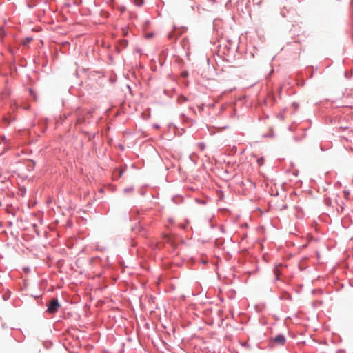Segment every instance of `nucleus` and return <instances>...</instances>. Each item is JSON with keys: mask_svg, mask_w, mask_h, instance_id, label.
Instances as JSON below:
<instances>
[{"mask_svg": "<svg viewBox=\"0 0 353 353\" xmlns=\"http://www.w3.org/2000/svg\"><path fill=\"white\" fill-rule=\"evenodd\" d=\"M345 196H347L348 193L347 192H345Z\"/></svg>", "mask_w": 353, "mask_h": 353, "instance_id": "1a4fd4ad", "label": "nucleus"}, {"mask_svg": "<svg viewBox=\"0 0 353 353\" xmlns=\"http://www.w3.org/2000/svg\"><path fill=\"white\" fill-rule=\"evenodd\" d=\"M263 161H264V159L263 158H261L259 159H258V163L260 165H262L263 163Z\"/></svg>", "mask_w": 353, "mask_h": 353, "instance_id": "0eeeda50", "label": "nucleus"}, {"mask_svg": "<svg viewBox=\"0 0 353 353\" xmlns=\"http://www.w3.org/2000/svg\"><path fill=\"white\" fill-rule=\"evenodd\" d=\"M344 210V206L340 205L339 208H337L338 212H343Z\"/></svg>", "mask_w": 353, "mask_h": 353, "instance_id": "39448f33", "label": "nucleus"}, {"mask_svg": "<svg viewBox=\"0 0 353 353\" xmlns=\"http://www.w3.org/2000/svg\"><path fill=\"white\" fill-rule=\"evenodd\" d=\"M134 2L137 6H140L143 4V0H134Z\"/></svg>", "mask_w": 353, "mask_h": 353, "instance_id": "20e7f679", "label": "nucleus"}, {"mask_svg": "<svg viewBox=\"0 0 353 353\" xmlns=\"http://www.w3.org/2000/svg\"><path fill=\"white\" fill-rule=\"evenodd\" d=\"M32 41V37H26L24 40H23L22 43L23 45H26L29 43H30Z\"/></svg>", "mask_w": 353, "mask_h": 353, "instance_id": "7ed1b4c3", "label": "nucleus"}, {"mask_svg": "<svg viewBox=\"0 0 353 353\" xmlns=\"http://www.w3.org/2000/svg\"><path fill=\"white\" fill-rule=\"evenodd\" d=\"M274 273H275V275H276V279H279V270L277 268L275 269L274 270Z\"/></svg>", "mask_w": 353, "mask_h": 353, "instance_id": "423d86ee", "label": "nucleus"}, {"mask_svg": "<svg viewBox=\"0 0 353 353\" xmlns=\"http://www.w3.org/2000/svg\"><path fill=\"white\" fill-rule=\"evenodd\" d=\"M60 307V304L57 299H52L48 305L47 312L50 314L56 313Z\"/></svg>", "mask_w": 353, "mask_h": 353, "instance_id": "f257e3e1", "label": "nucleus"}, {"mask_svg": "<svg viewBox=\"0 0 353 353\" xmlns=\"http://www.w3.org/2000/svg\"><path fill=\"white\" fill-rule=\"evenodd\" d=\"M117 172H118L119 177L121 176V175L123 174V171L119 170H117Z\"/></svg>", "mask_w": 353, "mask_h": 353, "instance_id": "6e6552de", "label": "nucleus"}, {"mask_svg": "<svg viewBox=\"0 0 353 353\" xmlns=\"http://www.w3.org/2000/svg\"><path fill=\"white\" fill-rule=\"evenodd\" d=\"M271 341L273 344L283 345L285 343V338L283 335L279 334L274 337L273 339H272Z\"/></svg>", "mask_w": 353, "mask_h": 353, "instance_id": "f03ea898", "label": "nucleus"}]
</instances>
